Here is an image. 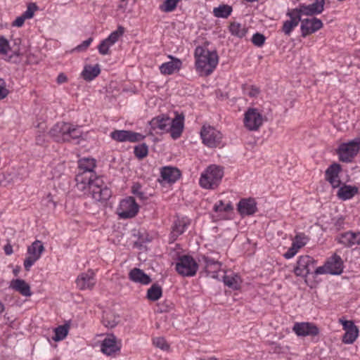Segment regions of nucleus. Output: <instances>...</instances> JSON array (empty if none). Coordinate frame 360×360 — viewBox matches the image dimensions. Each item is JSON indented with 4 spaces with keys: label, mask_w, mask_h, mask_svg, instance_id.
Masks as SVG:
<instances>
[{
    "label": "nucleus",
    "mask_w": 360,
    "mask_h": 360,
    "mask_svg": "<svg viewBox=\"0 0 360 360\" xmlns=\"http://www.w3.org/2000/svg\"><path fill=\"white\" fill-rule=\"evenodd\" d=\"M77 190L85 191L88 189L92 198L96 201L108 200L112 192L102 177L96 176L93 173L79 172L75 177Z\"/></svg>",
    "instance_id": "obj_1"
},
{
    "label": "nucleus",
    "mask_w": 360,
    "mask_h": 360,
    "mask_svg": "<svg viewBox=\"0 0 360 360\" xmlns=\"http://www.w3.org/2000/svg\"><path fill=\"white\" fill-rule=\"evenodd\" d=\"M194 56L196 70L202 75H211L219 62L217 52L210 51L205 46H197L195 49Z\"/></svg>",
    "instance_id": "obj_2"
},
{
    "label": "nucleus",
    "mask_w": 360,
    "mask_h": 360,
    "mask_svg": "<svg viewBox=\"0 0 360 360\" xmlns=\"http://www.w3.org/2000/svg\"><path fill=\"white\" fill-rule=\"evenodd\" d=\"M224 171L219 166H209L202 174L199 180L201 187L205 189H215L219 185Z\"/></svg>",
    "instance_id": "obj_3"
},
{
    "label": "nucleus",
    "mask_w": 360,
    "mask_h": 360,
    "mask_svg": "<svg viewBox=\"0 0 360 360\" xmlns=\"http://www.w3.org/2000/svg\"><path fill=\"white\" fill-rule=\"evenodd\" d=\"M359 150L360 138L356 137L347 143H341L337 150V153L340 161L350 162L357 155Z\"/></svg>",
    "instance_id": "obj_4"
},
{
    "label": "nucleus",
    "mask_w": 360,
    "mask_h": 360,
    "mask_svg": "<svg viewBox=\"0 0 360 360\" xmlns=\"http://www.w3.org/2000/svg\"><path fill=\"white\" fill-rule=\"evenodd\" d=\"M175 269L182 276L191 277L196 274L198 269V264L190 255L179 256L176 264Z\"/></svg>",
    "instance_id": "obj_5"
},
{
    "label": "nucleus",
    "mask_w": 360,
    "mask_h": 360,
    "mask_svg": "<svg viewBox=\"0 0 360 360\" xmlns=\"http://www.w3.org/2000/svg\"><path fill=\"white\" fill-rule=\"evenodd\" d=\"M139 206L133 197L122 200L117 209V214L120 219H127L134 217L139 212Z\"/></svg>",
    "instance_id": "obj_6"
},
{
    "label": "nucleus",
    "mask_w": 360,
    "mask_h": 360,
    "mask_svg": "<svg viewBox=\"0 0 360 360\" xmlns=\"http://www.w3.org/2000/svg\"><path fill=\"white\" fill-rule=\"evenodd\" d=\"M202 143L210 148H216L221 142L222 134L214 127L203 125L200 131Z\"/></svg>",
    "instance_id": "obj_7"
},
{
    "label": "nucleus",
    "mask_w": 360,
    "mask_h": 360,
    "mask_svg": "<svg viewBox=\"0 0 360 360\" xmlns=\"http://www.w3.org/2000/svg\"><path fill=\"white\" fill-rule=\"evenodd\" d=\"M44 251V247L41 241L35 240L27 248L28 256L24 261V267L26 271H30L31 266L41 257Z\"/></svg>",
    "instance_id": "obj_8"
},
{
    "label": "nucleus",
    "mask_w": 360,
    "mask_h": 360,
    "mask_svg": "<svg viewBox=\"0 0 360 360\" xmlns=\"http://www.w3.org/2000/svg\"><path fill=\"white\" fill-rule=\"evenodd\" d=\"M316 260L309 255H302L298 258L294 273L297 276L307 277L314 269Z\"/></svg>",
    "instance_id": "obj_9"
},
{
    "label": "nucleus",
    "mask_w": 360,
    "mask_h": 360,
    "mask_svg": "<svg viewBox=\"0 0 360 360\" xmlns=\"http://www.w3.org/2000/svg\"><path fill=\"white\" fill-rule=\"evenodd\" d=\"M264 119L256 108H248L244 115V125L250 131H257L262 125Z\"/></svg>",
    "instance_id": "obj_10"
},
{
    "label": "nucleus",
    "mask_w": 360,
    "mask_h": 360,
    "mask_svg": "<svg viewBox=\"0 0 360 360\" xmlns=\"http://www.w3.org/2000/svg\"><path fill=\"white\" fill-rule=\"evenodd\" d=\"M325 0H315L313 4L306 5L300 4L298 7L292 8L295 13L300 16L302 15H314L320 14L324 9Z\"/></svg>",
    "instance_id": "obj_11"
},
{
    "label": "nucleus",
    "mask_w": 360,
    "mask_h": 360,
    "mask_svg": "<svg viewBox=\"0 0 360 360\" xmlns=\"http://www.w3.org/2000/svg\"><path fill=\"white\" fill-rule=\"evenodd\" d=\"M110 137L118 142L129 141L131 143L141 141L146 137L144 135L128 130H114L110 133Z\"/></svg>",
    "instance_id": "obj_12"
},
{
    "label": "nucleus",
    "mask_w": 360,
    "mask_h": 360,
    "mask_svg": "<svg viewBox=\"0 0 360 360\" xmlns=\"http://www.w3.org/2000/svg\"><path fill=\"white\" fill-rule=\"evenodd\" d=\"M292 331L301 337L316 336L319 333V329L313 323L310 322H297L292 327Z\"/></svg>",
    "instance_id": "obj_13"
},
{
    "label": "nucleus",
    "mask_w": 360,
    "mask_h": 360,
    "mask_svg": "<svg viewBox=\"0 0 360 360\" xmlns=\"http://www.w3.org/2000/svg\"><path fill=\"white\" fill-rule=\"evenodd\" d=\"M96 283L95 274L92 270L80 274L76 279L77 287L81 290H91Z\"/></svg>",
    "instance_id": "obj_14"
},
{
    "label": "nucleus",
    "mask_w": 360,
    "mask_h": 360,
    "mask_svg": "<svg viewBox=\"0 0 360 360\" xmlns=\"http://www.w3.org/2000/svg\"><path fill=\"white\" fill-rule=\"evenodd\" d=\"M323 27V22L321 20L316 18L301 19L300 30L302 37H306L307 36L316 32Z\"/></svg>",
    "instance_id": "obj_15"
},
{
    "label": "nucleus",
    "mask_w": 360,
    "mask_h": 360,
    "mask_svg": "<svg viewBox=\"0 0 360 360\" xmlns=\"http://www.w3.org/2000/svg\"><path fill=\"white\" fill-rule=\"evenodd\" d=\"M341 170L340 165L333 163L325 172V179L329 182L333 188H337L341 185V180L339 176Z\"/></svg>",
    "instance_id": "obj_16"
},
{
    "label": "nucleus",
    "mask_w": 360,
    "mask_h": 360,
    "mask_svg": "<svg viewBox=\"0 0 360 360\" xmlns=\"http://www.w3.org/2000/svg\"><path fill=\"white\" fill-rule=\"evenodd\" d=\"M198 261L201 265H203L205 271L208 274H211V276L214 278H217V273L221 267V262L205 255H202Z\"/></svg>",
    "instance_id": "obj_17"
},
{
    "label": "nucleus",
    "mask_w": 360,
    "mask_h": 360,
    "mask_svg": "<svg viewBox=\"0 0 360 360\" xmlns=\"http://www.w3.org/2000/svg\"><path fill=\"white\" fill-rule=\"evenodd\" d=\"M308 240L309 238L304 233L297 234L292 240L291 247L284 253V257L285 259L292 258L299 250L307 243Z\"/></svg>",
    "instance_id": "obj_18"
},
{
    "label": "nucleus",
    "mask_w": 360,
    "mask_h": 360,
    "mask_svg": "<svg viewBox=\"0 0 360 360\" xmlns=\"http://www.w3.org/2000/svg\"><path fill=\"white\" fill-rule=\"evenodd\" d=\"M68 122H58L50 130L49 134L57 142H68Z\"/></svg>",
    "instance_id": "obj_19"
},
{
    "label": "nucleus",
    "mask_w": 360,
    "mask_h": 360,
    "mask_svg": "<svg viewBox=\"0 0 360 360\" xmlns=\"http://www.w3.org/2000/svg\"><path fill=\"white\" fill-rule=\"evenodd\" d=\"M184 127V115L176 113L174 119L169 118V131L171 136L174 139L179 138L183 132Z\"/></svg>",
    "instance_id": "obj_20"
},
{
    "label": "nucleus",
    "mask_w": 360,
    "mask_h": 360,
    "mask_svg": "<svg viewBox=\"0 0 360 360\" xmlns=\"http://www.w3.org/2000/svg\"><path fill=\"white\" fill-rule=\"evenodd\" d=\"M238 212L241 216L254 214L257 211V202L254 198H243L238 203Z\"/></svg>",
    "instance_id": "obj_21"
},
{
    "label": "nucleus",
    "mask_w": 360,
    "mask_h": 360,
    "mask_svg": "<svg viewBox=\"0 0 360 360\" xmlns=\"http://www.w3.org/2000/svg\"><path fill=\"white\" fill-rule=\"evenodd\" d=\"M286 15L290 18V20L283 22L281 31L285 35L290 36L292 30L299 25V22H301V18L293 9L288 10Z\"/></svg>",
    "instance_id": "obj_22"
},
{
    "label": "nucleus",
    "mask_w": 360,
    "mask_h": 360,
    "mask_svg": "<svg viewBox=\"0 0 360 360\" xmlns=\"http://www.w3.org/2000/svg\"><path fill=\"white\" fill-rule=\"evenodd\" d=\"M135 6L136 0H121L117 8V16L122 18H131Z\"/></svg>",
    "instance_id": "obj_23"
},
{
    "label": "nucleus",
    "mask_w": 360,
    "mask_h": 360,
    "mask_svg": "<svg viewBox=\"0 0 360 360\" xmlns=\"http://www.w3.org/2000/svg\"><path fill=\"white\" fill-rule=\"evenodd\" d=\"M120 342H118L113 335L105 338L101 345V351L107 355H112L116 353L120 350Z\"/></svg>",
    "instance_id": "obj_24"
},
{
    "label": "nucleus",
    "mask_w": 360,
    "mask_h": 360,
    "mask_svg": "<svg viewBox=\"0 0 360 360\" xmlns=\"http://www.w3.org/2000/svg\"><path fill=\"white\" fill-rule=\"evenodd\" d=\"M336 240L338 243L342 244L345 247H352L354 245H360V232L354 233L352 231H347L341 233L337 237Z\"/></svg>",
    "instance_id": "obj_25"
},
{
    "label": "nucleus",
    "mask_w": 360,
    "mask_h": 360,
    "mask_svg": "<svg viewBox=\"0 0 360 360\" xmlns=\"http://www.w3.org/2000/svg\"><path fill=\"white\" fill-rule=\"evenodd\" d=\"M328 269H329V274L340 275L343 271V261L340 256L337 254L333 255L326 262Z\"/></svg>",
    "instance_id": "obj_26"
},
{
    "label": "nucleus",
    "mask_w": 360,
    "mask_h": 360,
    "mask_svg": "<svg viewBox=\"0 0 360 360\" xmlns=\"http://www.w3.org/2000/svg\"><path fill=\"white\" fill-rule=\"evenodd\" d=\"M149 125L153 131H168L169 117L164 115L157 116L149 122Z\"/></svg>",
    "instance_id": "obj_27"
},
{
    "label": "nucleus",
    "mask_w": 360,
    "mask_h": 360,
    "mask_svg": "<svg viewBox=\"0 0 360 360\" xmlns=\"http://www.w3.org/2000/svg\"><path fill=\"white\" fill-rule=\"evenodd\" d=\"M172 59L171 61L164 63L160 66V72L165 75L173 74L175 71L180 70L182 63L180 59L169 56Z\"/></svg>",
    "instance_id": "obj_28"
},
{
    "label": "nucleus",
    "mask_w": 360,
    "mask_h": 360,
    "mask_svg": "<svg viewBox=\"0 0 360 360\" xmlns=\"http://www.w3.org/2000/svg\"><path fill=\"white\" fill-rule=\"evenodd\" d=\"M129 278L133 282L142 285H148L151 282L150 276L139 268H134L129 271Z\"/></svg>",
    "instance_id": "obj_29"
},
{
    "label": "nucleus",
    "mask_w": 360,
    "mask_h": 360,
    "mask_svg": "<svg viewBox=\"0 0 360 360\" xmlns=\"http://www.w3.org/2000/svg\"><path fill=\"white\" fill-rule=\"evenodd\" d=\"M339 189L337 193V196L342 200H347L352 198L358 193V188L355 186H350L344 184L338 187Z\"/></svg>",
    "instance_id": "obj_30"
},
{
    "label": "nucleus",
    "mask_w": 360,
    "mask_h": 360,
    "mask_svg": "<svg viewBox=\"0 0 360 360\" xmlns=\"http://www.w3.org/2000/svg\"><path fill=\"white\" fill-rule=\"evenodd\" d=\"M10 286L23 296L30 297L32 295L30 286L22 279L13 280Z\"/></svg>",
    "instance_id": "obj_31"
},
{
    "label": "nucleus",
    "mask_w": 360,
    "mask_h": 360,
    "mask_svg": "<svg viewBox=\"0 0 360 360\" xmlns=\"http://www.w3.org/2000/svg\"><path fill=\"white\" fill-rule=\"evenodd\" d=\"M161 177L167 182H175L181 176L180 171L174 167H165L161 170Z\"/></svg>",
    "instance_id": "obj_32"
},
{
    "label": "nucleus",
    "mask_w": 360,
    "mask_h": 360,
    "mask_svg": "<svg viewBox=\"0 0 360 360\" xmlns=\"http://www.w3.org/2000/svg\"><path fill=\"white\" fill-rule=\"evenodd\" d=\"M101 73V68L98 64L94 66L87 65L84 66L82 72V78L88 82L94 79Z\"/></svg>",
    "instance_id": "obj_33"
},
{
    "label": "nucleus",
    "mask_w": 360,
    "mask_h": 360,
    "mask_svg": "<svg viewBox=\"0 0 360 360\" xmlns=\"http://www.w3.org/2000/svg\"><path fill=\"white\" fill-rule=\"evenodd\" d=\"M78 165L80 172L93 173L96 162L93 158H82L79 160Z\"/></svg>",
    "instance_id": "obj_34"
},
{
    "label": "nucleus",
    "mask_w": 360,
    "mask_h": 360,
    "mask_svg": "<svg viewBox=\"0 0 360 360\" xmlns=\"http://www.w3.org/2000/svg\"><path fill=\"white\" fill-rule=\"evenodd\" d=\"M229 31L232 35L239 38H243L245 36L248 30L245 25H243L239 22H233L229 25Z\"/></svg>",
    "instance_id": "obj_35"
},
{
    "label": "nucleus",
    "mask_w": 360,
    "mask_h": 360,
    "mask_svg": "<svg viewBox=\"0 0 360 360\" xmlns=\"http://www.w3.org/2000/svg\"><path fill=\"white\" fill-rule=\"evenodd\" d=\"M232 11L231 6L222 4L213 9V14L217 18H227L231 14Z\"/></svg>",
    "instance_id": "obj_36"
},
{
    "label": "nucleus",
    "mask_w": 360,
    "mask_h": 360,
    "mask_svg": "<svg viewBox=\"0 0 360 360\" xmlns=\"http://www.w3.org/2000/svg\"><path fill=\"white\" fill-rule=\"evenodd\" d=\"M223 281L226 285L233 290H238L240 287V278L238 275L224 276Z\"/></svg>",
    "instance_id": "obj_37"
},
{
    "label": "nucleus",
    "mask_w": 360,
    "mask_h": 360,
    "mask_svg": "<svg viewBox=\"0 0 360 360\" xmlns=\"http://www.w3.org/2000/svg\"><path fill=\"white\" fill-rule=\"evenodd\" d=\"M162 294V288L158 284H153L147 291V298L151 301L158 300Z\"/></svg>",
    "instance_id": "obj_38"
},
{
    "label": "nucleus",
    "mask_w": 360,
    "mask_h": 360,
    "mask_svg": "<svg viewBox=\"0 0 360 360\" xmlns=\"http://www.w3.org/2000/svg\"><path fill=\"white\" fill-rule=\"evenodd\" d=\"M359 335V329L356 326L345 331L342 337V342L345 344H352Z\"/></svg>",
    "instance_id": "obj_39"
},
{
    "label": "nucleus",
    "mask_w": 360,
    "mask_h": 360,
    "mask_svg": "<svg viewBox=\"0 0 360 360\" xmlns=\"http://www.w3.org/2000/svg\"><path fill=\"white\" fill-rule=\"evenodd\" d=\"M186 229V223L182 219H177L174 221L172 226V234L174 238L181 235Z\"/></svg>",
    "instance_id": "obj_40"
},
{
    "label": "nucleus",
    "mask_w": 360,
    "mask_h": 360,
    "mask_svg": "<svg viewBox=\"0 0 360 360\" xmlns=\"http://www.w3.org/2000/svg\"><path fill=\"white\" fill-rule=\"evenodd\" d=\"M68 136H69L68 142L78 139L82 136V132L79 127L68 123Z\"/></svg>",
    "instance_id": "obj_41"
},
{
    "label": "nucleus",
    "mask_w": 360,
    "mask_h": 360,
    "mask_svg": "<svg viewBox=\"0 0 360 360\" xmlns=\"http://www.w3.org/2000/svg\"><path fill=\"white\" fill-rule=\"evenodd\" d=\"M55 335L53 340L56 342L63 340L68 333V326L67 325L59 326L54 329Z\"/></svg>",
    "instance_id": "obj_42"
},
{
    "label": "nucleus",
    "mask_w": 360,
    "mask_h": 360,
    "mask_svg": "<svg viewBox=\"0 0 360 360\" xmlns=\"http://www.w3.org/2000/svg\"><path fill=\"white\" fill-rule=\"evenodd\" d=\"M233 210V207L231 202L227 203L226 205H224V202L222 200H219L217 202L213 207V211L217 213H221V212H231Z\"/></svg>",
    "instance_id": "obj_43"
},
{
    "label": "nucleus",
    "mask_w": 360,
    "mask_h": 360,
    "mask_svg": "<svg viewBox=\"0 0 360 360\" xmlns=\"http://www.w3.org/2000/svg\"><path fill=\"white\" fill-rule=\"evenodd\" d=\"M124 28L119 26L117 30L112 32L108 38L105 39L111 46H112L118 39L124 34Z\"/></svg>",
    "instance_id": "obj_44"
},
{
    "label": "nucleus",
    "mask_w": 360,
    "mask_h": 360,
    "mask_svg": "<svg viewBox=\"0 0 360 360\" xmlns=\"http://www.w3.org/2000/svg\"><path fill=\"white\" fill-rule=\"evenodd\" d=\"M134 153L139 159H143L148 155V148L146 143H141L134 147Z\"/></svg>",
    "instance_id": "obj_45"
},
{
    "label": "nucleus",
    "mask_w": 360,
    "mask_h": 360,
    "mask_svg": "<svg viewBox=\"0 0 360 360\" xmlns=\"http://www.w3.org/2000/svg\"><path fill=\"white\" fill-rule=\"evenodd\" d=\"M118 318L114 317L112 315L106 314L103 315L102 322L103 324L107 328H114L118 323Z\"/></svg>",
    "instance_id": "obj_46"
},
{
    "label": "nucleus",
    "mask_w": 360,
    "mask_h": 360,
    "mask_svg": "<svg viewBox=\"0 0 360 360\" xmlns=\"http://www.w3.org/2000/svg\"><path fill=\"white\" fill-rule=\"evenodd\" d=\"M179 0H165L164 3L160 5V9L164 12H171L174 11Z\"/></svg>",
    "instance_id": "obj_47"
},
{
    "label": "nucleus",
    "mask_w": 360,
    "mask_h": 360,
    "mask_svg": "<svg viewBox=\"0 0 360 360\" xmlns=\"http://www.w3.org/2000/svg\"><path fill=\"white\" fill-rule=\"evenodd\" d=\"M131 193L141 200H145L147 199V196L145 193L141 191V186L139 183L133 184L131 186Z\"/></svg>",
    "instance_id": "obj_48"
},
{
    "label": "nucleus",
    "mask_w": 360,
    "mask_h": 360,
    "mask_svg": "<svg viewBox=\"0 0 360 360\" xmlns=\"http://www.w3.org/2000/svg\"><path fill=\"white\" fill-rule=\"evenodd\" d=\"M265 39L266 38L264 34L257 32L253 34L252 37V42L253 43L254 45L258 47H261L262 46L264 45Z\"/></svg>",
    "instance_id": "obj_49"
},
{
    "label": "nucleus",
    "mask_w": 360,
    "mask_h": 360,
    "mask_svg": "<svg viewBox=\"0 0 360 360\" xmlns=\"http://www.w3.org/2000/svg\"><path fill=\"white\" fill-rule=\"evenodd\" d=\"M37 6L34 3H30L28 4L27 10L22 14L24 16V18L30 19L32 18L34 15V11H37Z\"/></svg>",
    "instance_id": "obj_50"
},
{
    "label": "nucleus",
    "mask_w": 360,
    "mask_h": 360,
    "mask_svg": "<svg viewBox=\"0 0 360 360\" xmlns=\"http://www.w3.org/2000/svg\"><path fill=\"white\" fill-rule=\"evenodd\" d=\"M10 49L9 43L6 39L1 37H0V53L6 55Z\"/></svg>",
    "instance_id": "obj_51"
},
{
    "label": "nucleus",
    "mask_w": 360,
    "mask_h": 360,
    "mask_svg": "<svg viewBox=\"0 0 360 360\" xmlns=\"http://www.w3.org/2000/svg\"><path fill=\"white\" fill-rule=\"evenodd\" d=\"M9 94L6 88V83L4 79L0 78V100L6 98Z\"/></svg>",
    "instance_id": "obj_52"
},
{
    "label": "nucleus",
    "mask_w": 360,
    "mask_h": 360,
    "mask_svg": "<svg viewBox=\"0 0 360 360\" xmlns=\"http://www.w3.org/2000/svg\"><path fill=\"white\" fill-rule=\"evenodd\" d=\"M153 343L156 347L164 350H167L169 348V345L163 338H157L154 339Z\"/></svg>",
    "instance_id": "obj_53"
},
{
    "label": "nucleus",
    "mask_w": 360,
    "mask_h": 360,
    "mask_svg": "<svg viewBox=\"0 0 360 360\" xmlns=\"http://www.w3.org/2000/svg\"><path fill=\"white\" fill-rule=\"evenodd\" d=\"M110 46H111V45L108 41H106L105 39L103 40L98 47L99 53L102 55L108 54Z\"/></svg>",
    "instance_id": "obj_54"
},
{
    "label": "nucleus",
    "mask_w": 360,
    "mask_h": 360,
    "mask_svg": "<svg viewBox=\"0 0 360 360\" xmlns=\"http://www.w3.org/2000/svg\"><path fill=\"white\" fill-rule=\"evenodd\" d=\"M171 305L172 303H167V302L159 303L157 306V311L160 313L168 311L171 308Z\"/></svg>",
    "instance_id": "obj_55"
},
{
    "label": "nucleus",
    "mask_w": 360,
    "mask_h": 360,
    "mask_svg": "<svg viewBox=\"0 0 360 360\" xmlns=\"http://www.w3.org/2000/svg\"><path fill=\"white\" fill-rule=\"evenodd\" d=\"M328 267L326 266V262L325 264L322 266H319L314 270V274L315 275H319V274H329V269H328Z\"/></svg>",
    "instance_id": "obj_56"
},
{
    "label": "nucleus",
    "mask_w": 360,
    "mask_h": 360,
    "mask_svg": "<svg viewBox=\"0 0 360 360\" xmlns=\"http://www.w3.org/2000/svg\"><path fill=\"white\" fill-rule=\"evenodd\" d=\"M340 322L342 323L343 329L345 331L354 328V326H356L352 321H344L342 319H340Z\"/></svg>",
    "instance_id": "obj_57"
},
{
    "label": "nucleus",
    "mask_w": 360,
    "mask_h": 360,
    "mask_svg": "<svg viewBox=\"0 0 360 360\" xmlns=\"http://www.w3.org/2000/svg\"><path fill=\"white\" fill-rule=\"evenodd\" d=\"M91 41L92 38H89L86 40L84 41L81 44L78 45L76 49L78 51H83L91 44Z\"/></svg>",
    "instance_id": "obj_58"
},
{
    "label": "nucleus",
    "mask_w": 360,
    "mask_h": 360,
    "mask_svg": "<svg viewBox=\"0 0 360 360\" xmlns=\"http://www.w3.org/2000/svg\"><path fill=\"white\" fill-rule=\"evenodd\" d=\"M26 20V18H24V16L22 15L19 17H18L13 22V26H15V27H21L23 25L24 22H25V20Z\"/></svg>",
    "instance_id": "obj_59"
},
{
    "label": "nucleus",
    "mask_w": 360,
    "mask_h": 360,
    "mask_svg": "<svg viewBox=\"0 0 360 360\" xmlns=\"http://www.w3.org/2000/svg\"><path fill=\"white\" fill-rule=\"evenodd\" d=\"M259 93V90L257 87L252 86L250 91L248 92V95L250 97H255L257 96Z\"/></svg>",
    "instance_id": "obj_60"
},
{
    "label": "nucleus",
    "mask_w": 360,
    "mask_h": 360,
    "mask_svg": "<svg viewBox=\"0 0 360 360\" xmlns=\"http://www.w3.org/2000/svg\"><path fill=\"white\" fill-rule=\"evenodd\" d=\"M67 79H68L67 77L63 73H60V74H59V75L57 77V82L58 84H62V83L65 82L67 81Z\"/></svg>",
    "instance_id": "obj_61"
},
{
    "label": "nucleus",
    "mask_w": 360,
    "mask_h": 360,
    "mask_svg": "<svg viewBox=\"0 0 360 360\" xmlns=\"http://www.w3.org/2000/svg\"><path fill=\"white\" fill-rule=\"evenodd\" d=\"M4 252L6 255H10L13 253V248L11 245L8 244L4 246Z\"/></svg>",
    "instance_id": "obj_62"
},
{
    "label": "nucleus",
    "mask_w": 360,
    "mask_h": 360,
    "mask_svg": "<svg viewBox=\"0 0 360 360\" xmlns=\"http://www.w3.org/2000/svg\"><path fill=\"white\" fill-rule=\"evenodd\" d=\"M44 141V135H39L36 138V143L39 145H41Z\"/></svg>",
    "instance_id": "obj_63"
},
{
    "label": "nucleus",
    "mask_w": 360,
    "mask_h": 360,
    "mask_svg": "<svg viewBox=\"0 0 360 360\" xmlns=\"http://www.w3.org/2000/svg\"><path fill=\"white\" fill-rule=\"evenodd\" d=\"M4 310V306L2 302L0 301V314L2 313Z\"/></svg>",
    "instance_id": "obj_64"
}]
</instances>
